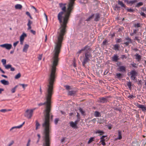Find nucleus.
<instances>
[{
    "mask_svg": "<svg viewBox=\"0 0 146 146\" xmlns=\"http://www.w3.org/2000/svg\"><path fill=\"white\" fill-rule=\"evenodd\" d=\"M125 40H127V41L124 42V44H125L127 46L129 44L131 43V39L129 37L126 38Z\"/></svg>",
    "mask_w": 146,
    "mask_h": 146,
    "instance_id": "nucleus-11",
    "label": "nucleus"
},
{
    "mask_svg": "<svg viewBox=\"0 0 146 146\" xmlns=\"http://www.w3.org/2000/svg\"><path fill=\"white\" fill-rule=\"evenodd\" d=\"M135 58L137 60V61L139 62L141 60V56L139 54H137L135 55Z\"/></svg>",
    "mask_w": 146,
    "mask_h": 146,
    "instance_id": "nucleus-14",
    "label": "nucleus"
},
{
    "mask_svg": "<svg viewBox=\"0 0 146 146\" xmlns=\"http://www.w3.org/2000/svg\"><path fill=\"white\" fill-rule=\"evenodd\" d=\"M79 110L81 112V113L83 115H84V111H83L82 109L81 108H79Z\"/></svg>",
    "mask_w": 146,
    "mask_h": 146,
    "instance_id": "nucleus-41",
    "label": "nucleus"
},
{
    "mask_svg": "<svg viewBox=\"0 0 146 146\" xmlns=\"http://www.w3.org/2000/svg\"><path fill=\"white\" fill-rule=\"evenodd\" d=\"M92 121L94 123H95L96 121V119H94L91 121Z\"/></svg>",
    "mask_w": 146,
    "mask_h": 146,
    "instance_id": "nucleus-62",
    "label": "nucleus"
},
{
    "mask_svg": "<svg viewBox=\"0 0 146 146\" xmlns=\"http://www.w3.org/2000/svg\"><path fill=\"white\" fill-rule=\"evenodd\" d=\"M94 15H93L89 17L88 18L86 19V21H90L91 19H92L94 18Z\"/></svg>",
    "mask_w": 146,
    "mask_h": 146,
    "instance_id": "nucleus-34",
    "label": "nucleus"
},
{
    "mask_svg": "<svg viewBox=\"0 0 146 146\" xmlns=\"http://www.w3.org/2000/svg\"><path fill=\"white\" fill-rule=\"evenodd\" d=\"M52 60V64L50 70V74L49 75L48 80V83L45 93V98L46 101L44 103H41L38 104L39 106L46 105L45 108L44 110V119L42 124V126L44 129V132L46 135L49 131V120L50 115V113L51 111V98L53 94V85L56 78V66L58 64V57L53 56Z\"/></svg>",
    "mask_w": 146,
    "mask_h": 146,
    "instance_id": "nucleus-1",
    "label": "nucleus"
},
{
    "mask_svg": "<svg viewBox=\"0 0 146 146\" xmlns=\"http://www.w3.org/2000/svg\"><path fill=\"white\" fill-rule=\"evenodd\" d=\"M100 101L101 103H104L106 102V99L104 98H100Z\"/></svg>",
    "mask_w": 146,
    "mask_h": 146,
    "instance_id": "nucleus-24",
    "label": "nucleus"
},
{
    "mask_svg": "<svg viewBox=\"0 0 146 146\" xmlns=\"http://www.w3.org/2000/svg\"><path fill=\"white\" fill-rule=\"evenodd\" d=\"M137 106L139 108L141 109L143 111H146V107L143 105L137 104Z\"/></svg>",
    "mask_w": 146,
    "mask_h": 146,
    "instance_id": "nucleus-10",
    "label": "nucleus"
},
{
    "mask_svg": "<svg viewBox=\"0 0 146 146\" xmlns=\"http://www.w3.org/2000/svg\"><path fill=\"white\" fill-rule=\"evenodd\" d=\"M119 71L121 72H124L125 71V67L124 66H121L119 68Z\"/></svg>",
    "mask_w": 146,
    "mask_h": 146,
    "instance_id": "nucleus-17",
    "label": "nucleus"
},
{
    "mask_svg": "<svg viewBox=\"0 0 146 146\" xmlns=\"http://www.w3.org/2000/svg\"><path fill=\"white\" fill-rule=\"evenodd\" d=\"M10 70L11 71H14L15 70V68L12 67V66H11V68H10Z\"/></svg>",
    "mask_w": 146,
    "mask_h": 146,
    "instance_id": "nucleus-56",
    "label": "nucleus"
},
{
    "mask_svg": "<svg viewBox=\"0 0 146 146\" xmlns=\"http://www.w3.org/2000/svg\"><path fill=\"white\" fill-rule=\"evenodd\" d=\"M11 65L10 64H6L4 66L6 69H8L11 68Z\"/></svg>",
    "mask_w": 146,
    "mask_h": 146,
    "instance_id": "nucleus-30",
    "label": "nucleus"
},
{
    "mask_svg": "<svg viewBox=\"0 0 146 146\" xmlns=\"http://www.w3.org/2000/svg\"><path fill=\"white\" fill-rule=\"evenodd\" d=\"M85 57L82 63L84 66H85V64L88 62L89 60V58L91 56L90 54H89L87 53H86L85 54Z\"/></svg>",
    "mask_w": 146,
    "mask_h": 146,
    "instance_id": "nucleus-5",
    "label": "nucleus"
},
{
    "mask_svg": "<svg viewBox=\"0 0 146 146\" xmlns=\"http://www.w3.org/2000/svg\"><path fill=\"white\" fill-rule=\"evenodd\" d=\"M25 123V122H24L21 125L17 126H14L12 127H11L10 129H9V131L11 132H13L14 131H13V130L15 129H20L22 127L23 125Z\"/></svg>",
    "mask_w": 146,
    "mask_h": 146,
    "instance_id": "nucleus-8",
    "label": "nucleus"
},
{
    "mask_svg": "<svg viewBox=\"0 0 146 146\" xmlns=\"http://www.w3.org/2000/svg\"><path fill=\"white\" fill-rule=\"evenodd\" d=\"M18 85H17L16 86L12 88L11 90V92L12 93H13L15 92L16 90V89L18 87Z\"/></svg>",
    "mask_w": 146,
    "mask_h": 146,
    "instance_id": "nucleus-23",
    "label": "nucleus"
},
{
    "mask_svg": "<svg viewBox=\"0 0 146 146\" xmlns=\"http://www.w3.org/2000/svg\"><path fill=\"white\" fill-rule=\"evenodd\" d=\"M28 22L27 24V25H31L32 24V22L29 19L28 20Z\"/></svg>",
    "mask_w": 146,
    "mask_h": 146,
    "instance_id": "nucleus-46",
    "label": "nucleus"
},
{
    "mask_svg": "<svg viewBox=\"0 0 146 146\" xmlns=\"http://www.w3.org/2000/svg\"><path fill=\"white\" fill-rule=\"evenodd\" d=\"M1 76L2 77H3L5 78H8L7 76L6 75H2Z\"/></svg>",
    "mask_w": 146,
    "mask_h": 146,
    "instance_id": "nucleus-63",
    "label": "nucleus"
},
{
    "mask_svg": "<svg viewBox=\"0 0 146 146\" xmlns=\"http://www.w3.org/2000/svg\"><path fill=\"white\" fill-rule=\"evenodd\" d=\"M130 74H131V78L133 80H134L136 78L137 73L135 70H132L130 72Z\"/></svg>",
    "mask_w": 146,
    "mask_h": 146,
    "instance_id": "nucleus-7",
    "label": "nucleus"
},
{
    "mask_svg": "<svg viewBox=\"0 0 146 146\" xmlns=\"http://www.w3.org/2000/svg\"><path fill=\"white\" fill-rule=\"evenodd\" d=\"M122 42V39L121 38H117L116 40V42L117 43H119Z\"/></svg>",
    "mask_w": 146,
    "mask_h": 146,
    "instance_id": "nucleus-44",
    "label": "nucleus"
},
{
    "mask_svg": "<svg viewBox=\"0 0 146 146\" xmlns=\"http://www.w3.org/2000/svg\"><path fill=\"white\" fill-rule=\"evenodd\" d=\"M105 139H101L100 142L102 143V144L103 145H106V143L105 142Z\"/></svg>",
    "mask_w": 146,
    "mask_h": 146,
    "instance_id": "nucleus-38",
    "label": "nucleus"
},
{
    "mask_svg": "<svg viewBox=\"0 0 146 146\" xmlns=\"http://www.w3.org/2000/svg\"><path fill=\"white\" fill-rule=\"evenodd\" d=\"M27 36L26 34L25 33H23L22 35L20 36V44L21 45L23 44V41L25 37Z\"/></svg>",
    "mask_w": 146,
    "mask_h": 146,
    "instance_id": "nucleus-9",
    "label": "nucleus"
},
{
    "mask_svg": "<svg viewBox=\"0 0 146 146\" xmlns=\"http://www.w3.org/2000/svg\"><path fill=\"white\" fill-rule=\"evenodd\" d=\"M96 134L100 133V135H101L104 134V132L102 131L98 130L96 132Z\"/></svg>",
    "mask_w": 146,
    "mask_h": 146,
    "instance_id": "nucleus-27",
    "label": "nucleus"
},
{
    "mask_svg": "<svg viewBox=\"0 0 146 146\" xmlns=\"http://www.w3.org/2000/svg\"><path fill=\"white\" fill-rule=\"evenodd\" d=\"M34 110L27 109L26 110L24 113V116L28 119H31L33 116Z\"/></svg>",
    "mask_w": 146,
    "mask_h": 146,
    "instance_id": "nucleus-4",
    "label": "nucleus"
},
{
    "mask_svg": "<svg viewBox=\"0 0 146 146\" xmlns=\"http://www.w3.org/2000/svg\"><path fill=\"white\" fill-rule=\"evenodd\" d=\"M50 115L49 118V131L47 133L46 135V134L44 132V129L43 127L44 130V136L43 137V139L44 140V142L43 143V146H50V137H49V133L50 131V119H52L53 116V115L51 114V113L50 112Z\"/></svg>",
    "mask_w": 146,
    "mask_h": 146,
    "instance_id": "nucleus-3",
    "label": "nucleus"
},
{
    "mask_svg": "<svg viewBox=\"0 0 146 146\" xmlns=\"http://www.w3.org/2000/svg\"><path fill=\"white\" fill-rule=\"evenodd\" d=\"M26 14L28 15V16H29V17L31 19H33V18L32 17H31V14H30V13L28 11H27L26 12Z\"/></svg>",
    "mask_w": 146,
    "mask_h": 146,
    "instance_id": "nucleus-39",
    "label": "nucleus"
},
{
    "mask_svg": "<svg viewBox=\"0 0 146 146\" xmlns=\"http://www.w3.org/2000/svg\"><path fill=\"white\" fill-rule=\"evenodd\" d=\"M65 87H66V89L67 90L70 89V87L68 86H65Z\"/></svg>",
    "mask_w": 146,
    "mask_h": 146,
    "instance_id": "nucleus-61",
    "label": "nucleus"
},
{
    "mask_svg": "<svg viewBox=\"0 0 146 146\" xmlns=\"http://www.w3.org/2000/svg\"><path fill=\"white\" fill-rule=\"evenodd\" d=\"M127 10L129 12H133V10L131 9H129L127 8Z\"/></svg>",
    "mask_w": 146,
    "mask_h": 146,
    "instance_id": "nucleus-52",
    "label": "nucleus"
},
{
    "mask_svg": "<svg viewBox=\"0 0 146 146\" xmlns=\"http://www.w3.org/2000/svg\"><path fill=\"white\" fill-rule=\"evenodd\" d=\"M65 140V138H63L61 140V143L63 142Z\"/></svg>",
    "mask_w": 146,
    "mask_h": 146,
    "instance_id": "nucleus-64",
    "label": "nucleus"
},
{
    "mask_svg": "<svg viewBox=\"0 0 146 146\" xmlns=\"http://www.w3.org/2000/svg\"><path fill=\"white\" fill-rule=\"evenodd\" d=\"M19 42V41H17L16 42L14 43L13 44L14 46L15 47L17 46V44H18V43Z\"/></svg>",
    "mask_w": 146,
    "mask_h": 146,
    "instance_id": "nucleus-53",
    "label": "nucleus"
},
{
    "mask_svg": "<svg viewBox=\"0 0 146 146\" xmlns=\"http://www.w3.org/2000/svg\"><path fill=\"white\" fill-rule=\"evenodd\" d=\"M143 3L142 2H140L138 3L137 4V5H136V7H139L141 6H142L143 5Z\"/></svg>",
    "mask_w": 146,
    "mask_h": 146,
    "instance_id": "nucleus-36",
    "label": "nucleus"
},
{
    "mask_svg": "<svg viewBox=\"0 0 146 146\" xmlns=\"http://www.w3.org/2000/svg\"><path fill=\"white\" fill-rule=\"evenodd\" d=\"M1 47L5 48L8 50H10L12 48V45L11 44H5L0 45Z\"/></svg>",
    "mask_w": 146,
    "mask_h": 146,
    "instance_id": "nucleus-6",
    "label": "nucleus"
},
{
    "mask_svg": "<svg viewBox=\"0 0 146 146\" xmlns=\"http://www.w3.org/2000/svg\"><path fill=\"white\" fill-rule=\"evenodd\" d=\"M40 124L37 121H36V129L37 130L40 127Z\"/></svg>",
    "mask_w": 146,
    "mask_h": 146,
    "instance_id": "nucleus-26",
    "label": "nucleus"
},
{
    "mask_svg": "<svg viewBox=\"0 0 146 146\" xmlns=\"http://www.w3.org/2000/svg\"><path fill=\"white\" fill-rule=\"evenodd\" d=\"M21 73H19L15 76V79H18L21 77Z\"/></svg>",
    "mask_w": 146,
    "mask_h": 146,
    "instance_id": "nucleus-29",
    "label": "nucleus"
},
{
    "mask_svg": "<svg viewBox=\"0 0 146 146\" xmlns=\"http://www.w3.org/2000/svg\"><path fill=\"white\" fill-rule=\"evenodd\" d=\"M30 31L34 35H35L36 33L35 31H33L32 30H31Z\"/></svg>",
    "mask_w": 146,
    "mask_h": 146,
    "instance_id": "nucleus-55",
    "label": "nucleus"
},
{
    "mask_svg": "<svg viewBox=\"0 0 146 146\" xmlns=\"http://www.w3.org/2000/svg\"><path fill=\"white\" fill-rule=\"evenodd\" d=\"M114 50H118L119 47V44H115L114 45Z\"/></svg>",
    "mask_w": 146,
    "mask_h": 146,
    "instance_id": "nucleus-32",
    "label": "nucleus"
},
{
    "mask_svg": "<svg viewBox=\"0 0 146 146\" xmlns=\"http://www.w3.org/2000/svg\"><path fill=\"white\" fill-rule=\"evenodd\" d=\"M76 93V92L74 91H71L68 92V94L70 96H74Z\"/></svg>",
    "mask_w": 146,
    "mask_h": 146,
    "instance_id": "nucleus-21",
    "label": "nucleus"
},
{
    "mask_svg": "<svg viewBox=\"0 0 146 146\" xmlns=\"http://www.w3.org/2000/svg\"><path fill=\"white\" fill-rule=\"evenodd\" d=\"M15 8L17 9H21L22 8V6L21 5L17 4L15 6Z\"/></svg>",
    "mask_w": 146,
    "mask_h": 146,
    "instance_id": "nucleus-16",
    "label": "nucleus"
},
{
    "mask_svg": "<svg viewBox=\"0 0 146 146\" xmlns=\"http://www.w3.org/2000/svg\"><path fill=\"white\" fill-rule=\"evenodd\" d=\"M75 63V59H74L73 60V66L75 67H76V64Z\"/></svg>",
    "mask_w": 146,
    "mask_h": 146,
    "instance_id": "nucleus-60",
    "label": "nucleus"
},
{
    "mask_svg": "<svg viewBox=\"0 0 146 146\" xmlns=\"http://www.w3.org/2000/svg\"><path fill=\"white\" fill-rule=\"evenodd\" d=\"M118 4L120 5L121 7H124V8H125L126 6L121 1H119L118 2Z\"/></svg>",
    "mask_w": 146,
    "mask_h": 146,
    "instance_id": "nucleus-22",
    "label": "nucleus"
},
{
    "mask_svg": "<svg viewBox=\"0 0 146 146\" xmlns=\"http://www.w3.org/2000/svg\"><path fill=\"white\" fill-rule=\"evenodd\" d=\"M118 59V57L116 55H115L112 57V60L114 62H117Z\"/></svg>",
    "mask_w": 146,
    "mask_h": 146,
    "instance_id": "nucleus-19",
    "label": "nucleus"
},
{
    "mask_svg": "<svg viewBox=\"0 0 146 146\" xmlns=\"http://www.w3.org/2000/svg\"><path fill=\"white\" fill-rule=\"evenodd\" d=\"M137 2V0H133V1H131L129 2H128H128H127V3H128V4H130L131 3V4H134L135 3H136Z\"/></svg>",
    "mask_w": 146,
    "mask_h": 146,
    "instance_id": "nucleus-33",
    "label": "nucleus"
},
{
    "mask_svg": "<svg viewBox=\"0 0 146 146\" xmlns=\"http://www.w3.org/2000/svg\"><path fill=\"white\" fill-rule=\"evenodd\" d=\"M7 111V110L5 109H1L0 110V111L1 112L5 113Z\"/></svg>",
    "mask_w": 146,
    "mask_h": 146,
    "instance_id": "nucleus-45",
    "label": "nucleus"
},
{
    "mask_svg": "<svg viewBox=\"0 0 146 146\" xmlns=\"http://www.w3.org/2000/svg\"><path fill=\"white\" fill-rule=\"evenodd\" d=\"M83 49L84 50L83 51H85L86 53H88V51L90 50V48L89 46H86L83 48Z\"/></svg>",
    "mask_w": 146,
    "mask_h": 146,
    "instance_id": "nucleus-15",
    "label": "nucleus"
},
{
    "mask_svg": "<svg viewBox=\"0 0 146 146\" xmlns=\"http://www.w3.org/2000/svg\"><path fill=\"white\" fill-rule=\"evenodd\" d=\"M94 137H91L89 140V141L88 142V144L90 143L91 142H92V141H94Z\"/></svg>",
    "mask_w": 146,
    "mask_h": 146,
    "instance_id": "nucleus-40",
    "label": "nucleus"
},
{
    "mask_svg": "<svg viewBox=\"0 0 146 146\" xmlns=\"http://www.w3.org/2000/svg\"><path fill=\"white\" fill-rule=\"evenodd\" d=\"M42 54L39 55L38 57V60H41L42 59Z\"/></svg>",
    "mask_w": 146,
    "mask_h": 146,
    "instance_id": "nucleus-48",
    "label": "nucleus"
},
{
    "mask_svg": "<svg viewBox=\"0 0 146 146\" xmlns=\"http://www.w3.org/2000/svg\"><path fill=\"white\" fill-rule=\"evenodd\" d=\"M32 8H33V9H34V10H35V11L36 12H38V11H37L36 9L35 8V7H34V6H32Z\"/></svg>",
    "mask_w": 146,
    "mask_h": 146,
    "instance_id": "nucleus-59",
    "label": "nucleus"
},
{
    "mask_svg": "<svg viewBox=\"0 0 146 146\" xmlns=\"http://www.w3.org/2000/svg\"><path fill=\"white\" fill-rule=\"evenodd\" d=\"M14 141H12L8 145V146H11L14 143Z\"/></svg>",
    "mask_w": 146,
    "mask_h": 146,
    "instance_id": "nucleus-50",
    "label": "nucleus"
},
{
    "mask_svg": "<svg viewBox=\"0 0 146 146\" xmlns=\"http://www.w3.org/2000/svg\"><path fill=\"white\" fill-rule=\"evenodd\" d=\"M95 18L94 20L95 21H98L99 20V19L100 18V16H99V13H96L95 15Z\"/></svg>",
    "mask_w": 146,
    "mask_h": 146,
    "instance_id": "nucleus-18",
    "label": "nucleus"
},
{
    "mask_svg": "<svg viewBox=\"0 0 146 146\" xmlns=\"http://www.w3.org/2000/svg\"><path fill=\"white\" fill-rule=\"evenodd\" d=\"M59 121V119L58 118H56L54 122L56 124H57L58 123V121Z\"/></svg>",
    "mask_w": 146,
    "mask_h": 146,
    "instance_id": "nucleus-51",
    "label": "nucleus"
},
{
    "mask_svg": "<svg viewBox=\"0 0 146 146\" xmlns=\"http://www.w3.org/2000/svg\"><path fill=\"white\" fill-rule=\"evenodd\" d=\"M19 85L20 86H22L23 88L24 89H25V87H27L28 86V85L27 84H19Z\"/></svg>",
    "mask_w": 146,
    "mask_h": 146,
    "instance_id": "nucleus-35",
    "label": "nucleus"
},
{
    "mask_svg": "<svg viewBox=\"0 0 146 146\" xmlns=\"http://www.w3.org/2000/svg\"><path fill=\"white\" fill-rule=\"evenodd\" d=\"M0 82L2 84L4 85H8L9 84V82L8 81L4 79L0 80Z\"/></svg>",
    "mask_w": 146,
    "mask_h": 146,
    "instance_id": "nucleus-12",
    "label": "nucleus"
},
{
    "mask_svg": "<svg viewBox=\"0 0 146 146\" xmlns=\"http://www.w3.org/2000/svg\"><path fill=\"white\" fill-rule=\"evenodd\" d=\"M134 26L135 27H141L140 24L139 23H138L137 24H135L134 25Z\"/></svg>",
    "mask_w": 146,
    "mask_h": 146,
    "instance_id": "nucleus-43",
    "label": "nucleus"
},
{
    "mask_svg": "<svg viewBox=\"0 0 146 146\" xmlns=\"http://www.w3.org/2000/svg\"><path fill=\"white\" fill-rule=\"evenodd\" d=\"M84 51V50L83 49V48H82L80 50H79L78 52L77 53L78 54H80L81 53V52L82 51Z\"/></svg>",
    "mask_w": 146,
    "mask_h": 146,
    "instance_id": "nucleus-57",
    "label": "nucleus"
},
{
    "mask_svg": "<svg viewBox=\"0 0 146 146\" xmlns=\"http://www.w3.org/2000/svg\"><path fill=\"white\" fill-rule=\"evenodd\" d=\"M116 76L117 78H122V76L120 73H117L116 74Z\"/></svg>",
    "mask_w": 146,
    "mask_h": 146,
    "instance_id": "nucleus-37",
    "label": "nucleus"
},
{
    "mask_svg": "<svg viewBox=\"0 0 146 146\" xmlns=\"http://www.w3.org/2000/svg\"><path fill=\"white\" fill-rule=\"evenodd\" d=\"M140 14L142 16H143L144 17H146V15L145 14V13L143 12H141L140 13Z\"/></svg>",
    "mask_w": 146,
    "mask_h": 146,
    "instance_id": "nucleus-54",
    "label": "nucleus"
},
{
    "mask_svg": "<svg viewBox=\"0 0 146 146\" xmlns=\"http://www.w3.org/2000/svg\"><path fill=\"white\" fill-rule=\"evenodd\" d=\"M29 47V46L28 44H25L24 46L23 51V52H26L28 49Z\"/></svg>",
    "mask_w": 146,
    "mask_h": 146,
    "instance_id": "nucleus-13",
    "label": "nucleus"
},
{
    "mask_svg": "<svg viewBox=\"0 0 146 146\" xmlns=\"http://www.w3.org/2000/svg\"><path fill=\"white\" fill-rule=\"evenodd\" d=\"M128 97L130 99L132 98L133 99L135 98V96L133 95H130Z\"/></svg>",
    "mask_w": 146,
    "mask_h": 146,
    "instance_id": "nucleus-49",
    "label": "nucleus"
},
{
    "mask_svg": "<svg viewBox=\"0 0 146 146\" xmlns=\"http://www.w3.org/2000/svg\"><path fill=\"white\" fill-rule=\"evenodd\" d=\"M1 62L2 63L3 65L4 66L6 64L7 60L6 59H3L1 60Z\"/></svg>",
    "mask_w": 146,
    "mask_h": 146,
    "instance_id": "nucleus-28",
    "label": "nucleus"
},
{
    "mask_svg": "<svg viewBox=\"0 0 146 146\" xmlns=\"http://www.w3.org/2000/svg\"><path fill=\"white\" fill-rule=\"evenodd\" d=\"M28 26V28H27L28 30H30L31 28V25H27Z\"/></svg>",
    "mask_w": 146,
    "mask_h": 146,
    "instance_id": "nucleus-58",
    "label": "nucleus"
},
{
    "mask_svg": "<svg viewBox=\"0 0 146 146\" xmlns=\"http://www.w3.org/2000/svg\"><path fill=\"white\" fill-rule=\"evenodd\" d=\"M118 139H122V136H121V131L118 130Z\"/></svg>",
    "mask_w": 146,
    "mask_h": 146,
    "instance_id": "nucleus-25",
    "label": "nucleus"
},
{
    "mask_svg": "<svg viewBox=\"0 0 146 146\" xmlns=\"http://www.w3.org/2000/svg\"><path fill=\"white\" fill-rule=\"evenodd\" d=\"M94 116L96 117H98L99 116L100 114L99 112L97 111H95L94 112Z\"/></svg>",
    "mask_w": 146,
    "mask_h": 146,
    "instance_id": "nucleus-31",
    "label": "nucleus"
},
{
    "mask_svg": "<svg viewBox=\"0 0 146 146\" xmlns=\"http://www.w3.org/2000/svg\"><path fill=\"white\" fill-rule=\"evenodd\" d=\"M31 140L30 139H29L28 140V142L26 146H30V142H31Z\"/></svg>",
    "mask_w": 146,
    "mask_h": 146,
    "instance_id": "nucleus-47",
    "label": "nucleus"
},
{
    "mask_svg": "<svg viewBox=\"0 0 146 146\" xmlns=\"http://www.w3.org/2000/svg\"><path fill=\"white\" fill-rule=\"evenodd\" d=\"M75 0H69L66 9V4L59 3L60 7L62 11L60 12L57 16L58 19L60 24V27L58 31L57 39L55 42L53 56L58 57L62 46V43L64 35L66 31L67 25L68 23L71 13L74 8Z\"/></svg>",
    "mask_w": 146,
    "mask_h": 146,
    "instance_id": "nucleus-2",
    "label": "nucleus"
},
{
    "mask_svg": "<svg viewBox=\"0 0 146 146\" xmlns=\"http://www.w3.org/2000/svg\"><path fill=\"white\" fill-rule=\"evenodd\" d=\"M70 126L72 127L75 128L76 127L77 125V123L76 122H74L72 121L70 123Z\"/></svg>",
    "mask_w": 146,
    "mask_h": 146,
    "instance_id": "nucleus-20",
    "label": "nucleus"
},
{
    "mask_svg": "<svg viewBox=\"0 0 146 146\" xmlns=\"http://www.w3.org/2000/svg\"><path fill=\"white\" fill-rule=\"evenodd\" d=\"M127 85L129 88L130 89L131 88V83L130 81L128 82L127 84Z\"/></svg>",
    "mask_w": 146,
    "mask_h": 146,
    "instance_id": "nucleus-42",
    "label": "nucleus"
}]
</instances>
